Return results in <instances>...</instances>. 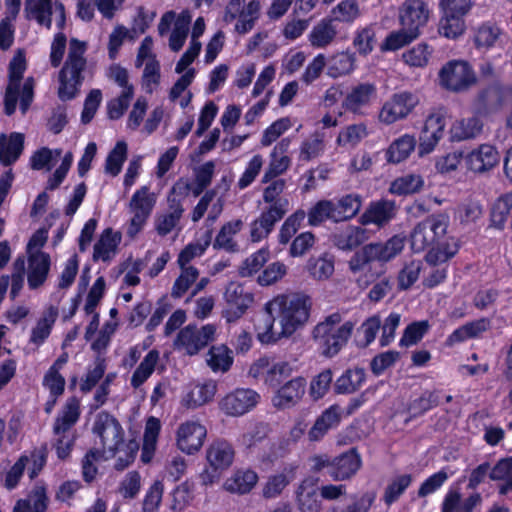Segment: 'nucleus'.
Returning <instances> with one entry per match:
<instances>
[{
	"label": "nucleus",
	"instance_id": "f257e3e1",
	"mask_svg": "<svg viewBox=\"0 0 512 512\" xmlns=\"http://www.w3.org/2000/svg\"><path fill=\"white\" fill-rule=\"evenodd\" d=\"M312 308L311 298L303 293L279 294L265 304L271 319L265 324L258 338L262 343H275L291 337L306 325Z\"/></svg>",
	"mask_w": 512,
	"mask_h": 512
},
{
	"label": "nucleus",
	"instance_id": "f03ea898",
	"mask_svg": "<svg viewBox=\"0 0 512 512\" xmlns=\"http://www.w3.org/2000/svg\"><path fill=\"white\" fill-rule=\"evenodd\" d=\"M449 217L446 214H434L419 222L413 229L410 241L415 252L431 247L425 259L431 266L446 263L458 252L456 239L446 238Z\"/></svg>",
	"mask_w": 512,
	"mask_h": 512
},
{
	"label": "nucleus",
	"instance_id": "7ed1b4c3",
	"mask_svg": "<svg viewBox=\"0 0 512 512\" xmlns=\"http://www.w3.org/2000/svg\"><path fill=\"white\" fill-rule=\"evenodd\" d=\"M92 431L100 439L103 460L117 458L116 470H124L134 461L138 445L134 441H124L123 428L113 416L106 412L99 413Z\"/></svg>",
	"mask_w": 512,
	"mask_h": 512
},
{
	"label": "nucleus",
	"instance_id": "20e7f679",
	"mask_svg": "<svg viewBox=\"0 0 512 512\" xmlns=\"http://www.w3.org/2000/svg\"><path fill=\"white\" fill-rule=\"evenodd\" d=\"M342 316L335 312L326 316L312 330V338L317 343L321 354L325 357H334L347 344L355 323L346 321L342 323Z\"/></svg>",
	"mask_w": 512,
	"mask_h": 512
},
{
	"label": "nucleus",
	"instance_id": "39448f33",
	"mask_svg": "<svg viewBox=\"0 0 512 512\" xmlns=\"http://www.w3.org/2000/svg\"><path fill=\"white\" fill-rule=\"evenodd\" d=\"M25 70V56L19 51L9 64V83L4 97V107L7 115H12L15 112L18 100H20V108L23 113L28 110L33 100L34 79L32 77L27 78L21 86Z\"/></svg>",
	"mask_w": 512,
	"mask_h": 512
},
{
	"label": "nucleus",
	"instance_id": "423d86ee",
	"mask_svg": "<svg viewBox=\"0 0 512 512\" xmlns=\"http://www.w3.org/2000/svg\"><path fill=\"white\" fill-rule=\"evenodd\" d=\"M87 46L85 42L72 38L69 43L66 61L59 72L58 96L61 100L73 99L83 82V71L87 61L84 56Z\"/></svg>",
	"mask_w": 512,
	"mask_h": 512
},
{
	"label": "nucleus",
	"instance_id": "0eeeda50",
	"mask_svg": "<svg viewBox=\"0 0 512 512\" xmlns=\"http://www.w3.org/2000/svg\"><path fill=\"white\" fill-rule=\"evenodd\" d=\"M81 415L80 401L76 397H70L59 410L53 426L54 436L53 447L56 450L58 458L64 460L71 454L76 435L73 431L74 425L78 422Z\"/></svg>",
	"mask_w": 512,
	"mask_h": 512
},
{
	"label": "nucleus",
	"instance_id": "6e6552de",
	"mask_svg": "<svg viewBox=\"0 0 512 512\" xmlns=\"http://www.w3.org/2000/svg\"><path fill=\"white\" fill-rule=\"evenodd\" d=\"M156 202L157 195L148 186H142L134 192L128 203L131 218L126 233L130 238H134L146 225Z\"/></svg>",
	"mask_w": 512,
	"mask_h": 512
},
{
	"label": "nucleus",
	"instance_id": "1a4fd4ad",
	"mask_svg": "<svg viewBox=\"0 0 512 512\" xmlns=\"http://www.w3.org/2000/svg\"><path fill=\"white\" fill-rule=\"evenodd\" d=\"M477 82L476 74L471 65L463 60L447 62L439 71V83L448 91L464 92Z\"/></svg>",
	"mask_w": 512,
	"mask_h": 512
},
{
	"label": "nucleus",
	"instance_id": "9d476101",
	"mask_svg": "<svg viewBox=\"0 0 512 512\" xmlns=\"http://www.w3.org/2000/svg\"><path fill=\"white\" fill-rule=\"evenodd\" d=\"M419 103L420 98L417 93L410 91L394 93L382 105L378 114V120L385 125H391L404 120L414 111Z\"/></svg>",
	"mask_w": 512,
	"mask_h": 512
},
{
	"label": "nucleus",
	"instance_id": "9b49d317",
	"mask_svg": "<svg viewBox=\"0 0 512 512\" xmlns=\"http://www.w3.org/2000/svg\"><path fill=\"white\" fill-rule=\"evenodd\" d=\"M24 13L28 20H35L39 25L50 29L52 20L58 28L65 24V8L60 1L52 0H25Z\"/></svg>",
	"mask_w": 512,
	"mask_h": 512
},
{
	"label": "nucleus",
	"instance_id": "f8f14e48",
	"mask_svg": "<svg viewBox=\"0 0 512 512\" xmlns=\"http://www.w3.org/2000/svg\"><path fill=\"white\" fill-rule=\"evenodd\" d=\"M215 332L216 327L212 324H206L201 328L187 325L177 334L174 347L189 356L196 355L214 340Z\"/></svg>",
	"mask_w": 512,
	"mask_h": 512
},
{
	"label": "nucleus",
	"instance_id": "ddd939ff",
	"mask_svg": "<svg viewBox=\"0 0 512 512\" xmlns=\"http://www.w3.org/2000/svg\"><path fill=\"white\" fill-rule=\"evenodd\" d=\"M191 19L189 11H182L177 18L175 12L168 11L161 17L158 31L162 36L169 31L171 24L174 23V28L169 38V47L172 51L177 52L183 47L188 35Z\"/></svg>",
	"mask_w": 512,
	"mask_h": 512
},
{
	"label": "nucleus",
	"instance_id": "4468645a",
	"mask_svg": "<svg viewBox=\"0 0 512 512\" xmlns=\"http://www.w3.org/2000/svg\"><path fill=\"white\" fill-rule=\"evenodd\" d=\"M286 214V202L280 201L278 204L269 206L250 224V239L257 243L266 239L273 231L275 224L279 222Z\"/></svg>",
	"mask_w": 512,
	"mask_h": 512
},
{
	"label": "nucleus",
	"instance_id": "2eb2a0df",
	"mask_svg": "<svg viewBox=\"0 0 512 512\" xmlns=\"http://www.w3.org/2000/svg\"><path fill=\"white\" fill-rule=\"evenodd\" d=\"M207 430L196 420H188L179 425L176 431V445L184 453L198 452L204 444Z\"/></svg>",
	"mask_w": 512,
	"mask_h": 512
},
{
	"label": "nucleus",
	"instance_id": "dca6fc26",
	"mask_svg": "<svg viewBox=\"0 0 512 512\" xmlns=\"http://www.w3.org/2000/svg\"><path fill=\"white\" fill-rule=\"evenodd\" d=\"M445 126V117L441 112H433L427 116L419 135L420 156L429 154L435 149L444 135Z\"/></svg>",
	"mask_w": 512,
	"mask_h": 512
},
{
	"label": "nucleus",
	"instance_id": "f3484780",
	"mask_svg": "<svg viewBox=\"0 0 512 512\" xmlns=\"http://www.w3.org/2000/svg\"><path fill=\"white\" fill-rule=\"evenodd\" d=\"M260 401L253 389L238 388L227 394L220 402L221 409L230 416H241L251 411Z\"/></svg>",
	"mask_w": 512,
	"mask_h": 512
},
{
	"label": "nucleus",
	"instance_id": "a211bd4d",
	"mask_svg": "<svg viewBox=\"0 0 512 512\" xmlns=\"http://www.w3.org/2000/svg\"><path fill=\"white\" fill-rule=\"evenodd\" d=\"M224 299L227 307L223 311V316L227 322H234L241 318L253 302L252 294L245 293L243 286L234 281L226 286Z\"/></svg>",
	"mask_w": 512,
	"mask_h": 512
},
{
	"label": "nucleus",
	"instance_id": "6ab92c4d",
	"mask_svg": "<svg viewBox=\"0 0 512 512\" xmlns=\"http://www.w3.org/2000/svg\"><path fill=\"white\" fill-rule=\"evenodd\" d=\"M429 18V9L422 0H406L399 8L401 27L420 35V28L425 26Z\"/></svg>",
	"mask_w": 512,
	"mask_h": 512
},
{
	"label": "nucleus",
	"instance_id": "aec40b11",
	"mask_svg": "<svg viewBox=\"0 0 512 512\" xmlns=\"http://www.w3.org/2000/svg\"><path fill=\"white\" fill-rule=\"evenodd\" d=\"M257 429L256 435L251 433L243 435V443L247 447H253L259 442L263 449L268 448L269 452L262 455L263 461L271 463L283 457L290 450L291 446L294 445L288 437L281 438L276 442L265 440V427L261 426Z\"/></svg>",
	"mask_w": 512,
	"mask_h": 512
},
{
	"label": "nucleus",
	"instance_id": "412c9836",
	"mask_svg": "<svg viewBox=\"0 0 512 512\" xmlns=\"http://www.w3.org/2000/svg\"><path fill=\"white\" fill-rule=\"evenodd\" d=\"M362 460L356 449L352 448L333 458L328 474L335 481L351 479L361 468Z\"/></svg>",
	"mask_w": 512,
	"mask_h": 512
},
{
	"label": "nucleus",
	"instance_id": "4be33fe9",
	"mask_svg": "<svg viewBox=\"0 0 512 512\" xmlns=\"http://www.w3.org/2000/svg\"><path fill=\"white\" fill-rule=\"evenodd\" d=\"M306 381L296 377L281 386L272 397V404L277 409H288L295 406L305 393Z\"/></svg>",
	"mask_w": 512,
	"mask_h": 512
},
{
	"label": "nucleus",
	"instance_id": "5701e85b",
	"mask_svg": "<svg viewBox=\"0 0 512 512\" xmlns=\"http://www.w3.org/2000/svg\"><path fill=\"white\" fill-rule=\"evenodd\" d=\"M396 206L390 200L371 202L359 218L362 225H376L382 227L389 223L396 215Z\"/></svg>",
	"mask_w": 512,
	"mask_h": 512
},
{
	"label": "nucleus",
	"instance_id": "b1692460",
	"mask_svg": "<svg viewBox=\"0 0 512 512\" xmlns=\"http://www.w3.org/2000/svg\"><path fill=\"white\" fill-rule=\"evenodd\" d=\"M482 502L483 498L479 492H474L462 499L458 488H450L444 496L441 512H473L481 506Z\"/></svg>",
	"mask_w": 512,
	"mask_h": 512
},
{
	"label": "nucleus",
	"instance_id": "393cba45",
	"mask_svg": "<svg viewBox=\"0 0 512 512\" xmlns=\"http://www.w3.org/2000/svg\"><path fill=\"white\" fill-rule=\"evenodd\" d=\"M376 86L372 83H361L351 88L347 93L343 107L350 112L363 114V110L368 107L376 97Z\"/></svg>",
	"mask_w": 512,
	"mask_h": 512
},
{
	"label": "nucleus",
	"instance_id": "a878e982",
	"mask_svg": "<svg viewBox=\"0 0 512 512\" xmlns=\"http://www.w3.org/2000/svg\"><path fill=\"white\" fill-rule=\"evenodd\" d=\"M296 502L300 512H320L321 500L318 497V479L307 477L296 490Z\"/></svg>",
	"mask_w": 512,
	"mask_h": 512
},
{
	"label": "nucleus",
	"instance_id": "bb28decb",
	"mask_svg": "<svg viewBox=\"0 0 512 512\" xmlns=\"http://www.w3.org/2000/svg\"><path fill=\"white\" fill-rule=\"evenodd\" d=\"M343 414V409L337 404L325 409L308 431V439L312 442L323 439L330 429L340 424Z\"/></svg>",
	"mask_w": 512,
	"mask_h": 512
},
{
	"label": "nucleus",
	"instance_id": "cd10ccee",
	"mask_svg": "<svg viewBox=\"0 0 512 512\" xmlns=\"http://www.w3.org/2000/svg\"><path fill=\"white\" fill-rule=\"evenodd\" d=\"M499 160L500 155L494 146L482 144L467 155L466 163L471 171L483 173L496 166Z\"/></svg>",
	"mask_w": 512,
	"mask_h": 512
},
{
	"label": "nucleus",
	"instance_id": "c85d7f7f",
	"mask_svg": "<svg viewBox=\"0 0 512 512\" xmlns=\"http://www.w3.org/2000/svg\"><path fill=\"white\" fill-rule=\"evenodd\" d=\"M50 270V256L42 251L31 253L28 258L27 281L30 289L44 284Z\"/></svg>",
	"mask_w": 512,
	"mask_h": 512
},
{
	"label": "nucleus",
	"instance_id": "c756f323",
	"mask_svg": "<svg viewBox=\"0 0 512 512\" xmlns=\"http://www.w3.org/2000/svg\"><path fill=\"white\" fill-rule=\"evenodd\" d=\"M121 239L119 232H114L111 228L105 229L94 245L93 260L110 262L117 254Z\"/></svg>",
	"mask_w": 512,
	"mask_h": 512
},
{
	"label": "nucleus",
	"instance_id": "7c9ffc66",
	"mask_svg": "<svg viewBox=\"0 0 512 512\" xmlns=\"http://www.w3.org/2000/svg\"><path fill=\"white\" fill-rule=\"evenodd\" d=\"M49 497L44 484H36L27 497L19 499L12 512H46L48 509Z\"/></svg>",
	"mask_w": 512,
	"mask_h": 512
},
{
	"label": "nucleus",
	"instance_id": "2f4dec72",
	"mask_svg": "<svg viewBox=\"0 0 512 512\" xmlns=\"http://www.w3.org/2000/svg\"><path fill=\"white\" fill-rule=\"evenodd\" d=\"M169 210L155 218V230L160 236L171 233L184 213L183 205L176 198L168 197Z\"/></svg>",
	"mask_w": 512,
	"mask_h": 512
},
{
	"label": "nucleus",
	"instance_id": "473e14b6",
	"mask_svg": "<svg viewBox=\"0 0 512 512\" xmlns=\"http://www.w3.org/2000/svg\"><path fill=\"white\" fill-rule=\"evenodd\" d=\"M257 482L258 475L256 472L250 469H240L225 480L223 488L229 493L244 495L249 493Z\"/></svg>",
	"mask_w": 512,
	"mask_h": 512
},
{
	"label": "nucleus",
	"instance_id": "72a5a7b5",
	"mask_svg": "<svg viewBox=\"0 0 512 512\" xmlns=\"http://www.w3.org/2000/svg\"><path fill=\"white\" fill-rule=\"evenodd\" d=\"M206 458L214 470L227 469L233 463V447L225 440L214 441L207 449Z\"/></svg>",
	"mask_w": 512,
	"mask_h": 512
},
{
	"label": "nucleus",
	"instance_id": "f704fd0d",
	"mask_svg": "<svg viewBox=\"0 0 512 512\" xmlns=\"http://www.w3.org/2000/svg\"><path fill=\"white\" fill-rule=\"evenodd\" d=\"M504 101L505 91L497 85H492L478 93L474 106L479 113L487 114L500 109Z\"/></svg>",
	"mask_w": 512,
	"mask_h": 512
},
{
	"label": "nucleus",
	"instance_id": "c9c22d12",
	"mask_svg": "<svg viewBox=\"0 0 512 512\" xmlns=\"http://www.w3.org/2000/svg\"><path fill=\"white\" fill-rule=\"evenodd\" d=\"M368 239L366 229L360 226L349 225L333 235L334 245L343 251H351Z\"/></svg>",
	"mask_w": 512,
	"mask_h": 512
},
{
	"label": "nucleus",
	"instance_id": "e433bc0d",
	"mask_svg": "<svg viewBox=\"0 0 512 512\" xmlns=\"http://www.w3.org/2000/svg\"><path fill=\"white\" fill-rule=\"evenodd\" d=\"M491 322L487 318H480L468 322L454 330L447 338L449 346L464 342L468 339L477 338L490 328Z\"/></svg>",
	"mask_w": 512,
	"mask_h": 512
},
{
	"label": "nucleus",
	"instance_id": "4c0bfd02",
	"mask_svg": "<svg viewBox=\"0 0 512 512\" xmlns=\"http://www.w3.org/2000/svg\"><path fill=\"white\" fill-rule=\"evenodd\" d=\"M489 479L498 482V493L507 495L512 491V457L501 458L491 467Z\"/></svg>",
	"mask_w": 512,
	"mask_h": 512
},
{
	"label": "nucleus",
	"instance_id": "58836bf2",
	"mask_svg": "<svg viewBox=\"0 0 512 512\" xmlns=\"http://www.w3.org/2000/svg\"><path fill=\"white\" fill-rule=\"evenodd\" d=\"M217 385L214 381L194 385L183 397L182 404L187 408H196L210 402L215 396Z\"/></svg>",
	"mask_w": 512,
	"mask_h": 512
},
{
	"label": "nucleus",
	"instance_id": "ea45409f",
	"mask_svg": "<svg viewBox=\"0 0 512 512\" xmlns=\"http://www.w3.org/2000/svg\"><path fill=\"white\" fill-rule=\"evenodd\" d=\"M308 223L311 226H319L326 221L339 223V213L334 200H320L311 207L308 214Z\"/></svg>",
	"mask_w": 512,
	"mask_h": 512
},
{
	"label": "nucleus",
	"instance_id": "a19ab883",
	"mask_svg": "<svg viewBox=\"0 0 512 512\" xmlns=\"http://www.w3.org/2000/svg\"><path fill=\"white\" fill-rule=\"evenodd\" d=\"M482 130V121L476 116H471L456 120L450 128V133L453 140L463 141L476 138L481 134Z\"/></svg>",
	"mask_w": 512,
	"mask_h": 512
},
{
	"label": "nucleus",
	"instance_id": "79ce46f5",
	"mask_svg": "<svg viewBox=\"0 0 512 512\" xmlns=\"http://www.w3.org/2000/svg\"><path fill=\"white\" fill-rule=\"evenodd\" d=\"M374 261L387 262L398 255L404 248V239L393 236L384 243L367 244Z\"/></svg>",
	"mask_w": 512,
	"mask_h": 512
},
{
	"label": "nucleus",
	"instance_id": "37998d69",
	"mask_svg": "<svg viewBox=\"0 0 512 512\" xmlns=\"http://www.w3.org/2000/svg\"><path fill=\"white\" fill-rule=\"evenodd\" d=\"M243 228V221L236 219L225 223L217 234L213 247L222 249L227 252H235L238 250L237 242L234 240L235 235Z\"/></svg>",
	"mask_w": 512,
	"mask_h": 512
},
{
	"label": "nucleus",
	"instance_id": "c03bdc74",
	"mask_svg": "<svg viewBox=\"0 0 512 512\" xmlns=\"http://www.w3.org/2000/svg\"><path fill=\"white\" fill-rule=\"evenodd\" d=\"M415 146V137L410 134H404L389 145L386 151V159L389 163L398 164L410 156Z\"/></svg>",
	"mask_w": 512,
	"mask_h": 512
},
{
	"label": "nucleus",
	"instance_id": "a18cd8bd",
	"mask_svg": "<svg viewBox=\"0 0 512 512\" xmlns=\"http://www.w3.org/2000/svg\"><path fill=\"white\" fill-rule=\"evenodd\" d=\"M206 363L214 373H225L233 364L232 350L224 344L214 345L207 352Z\"/></svg>",
	"mask_w": 512,
	"mask_h": 512
},
{
	"label": "nucleus",
	"instance_id": "49530a36",
	"mask_svg": "<svg viewBox=\"0 0 512 512\" xmlns=\"http://www.w3.org/2000/svg\"><path fill=\"white\" fill-rule=\"evenodd\" d=\"M337 35V29L331 19H323L317 23L308 35L310 45L314 48H325Z\"/></svg>",
	"mask_w": 512,
	"mask_h": 512
},
{
	"label": "nucleus",
	"instance_id": "de8ad7c7",
	"mask_svg": "<svg viewBox=\"0 0 512 512\" xmlns=\"http://www.w3.org/2000/svg\"><path fill=\"white\" fill-rule=\"evenodd\" d=\"M24 137L20 133H12L7 139L0 137V162L8 166L14 163L22 153Z\"/></svg>",
	"mask_w": 512,
	"mask_h": 512
},
{
	"label": "nucleus",
	"instance_id": "09e8293b",
	"mask_svg": "<svg viewBox=\"0 0 512 512\" xmlns=\"http://www.w3.org/2000/svg\"><path fill=\"white\" fill-rule=\"evenodd\" d=\"M365 380V371L362 368L346 370L334 384L337 394H351L360 389Z\"/></svg>",
	"mask_w": 512,
	"mask_h": 512
},
{
	"label": "nucleus",
	"instance_id": "8fccbe9b",
	"mask_svg": "<svg viewBox=\"0 0 512 512\" xmlns=\"http://www.w3.org/2000/svg\"><path fill=\"white\" fill-rule=\"evenodd\" d=\"M161 430V423L155 417H149L146 421L141 459L147 463L152 459L156 450L158 436Z\"/></svg>",
	"mask_w": 512,
	"mask_h": 512
},
{
	"label": "nucleus",
	"instance_id": "3c124183",
	"mask_svg": "<svg viewBox=\"0 0 512 512\" xmlns=\"http://www.w3.org/2000/svg\"><path fill=\"white\" fill-rule=\"evenodd\" d=\"M159 358V352L155 349L146 354L131 376L130 384L133 388H139L152 375Z\"/></svg>",
	"mask_w": 512,
	"mask_h": 512
},
{
	"label": "nucleus",
	"instance_id": "603ef678",
	"mask_svg": "<svg viewBox=\"0 0 512 512\" xmlns=\"http://www.w3.org/2000/svg\"><path fill=\"white\" fill-rule=\"evenodd\" d=\"M355 58L347 52L337 53L326 60L327 75L331 78H339L348 75L354 70Z\"/></svg>",
	"mask_w": 512,
	"mask_h": 512
},
{
	"label": "nucleus",
	"instance_id": "864d4df0",
	"mask_svg": "<svg viewBox=\"0 0 512 512\" xmlns=\"http://www.w3.org/2000/svg\"><path fill=\"white\" fill-rule=\"evenodd\" d=\"M212 240V231H207L202 238L185 246L178 255L179 266H191L190 262L202 256L209 247Z\"/></svg>",
	"mask_w": 512,
	"mask_h": 512
},
{
	"label": "nucleus",
	"instance_id": "5fc2aeb1",
	"mask_svg": "<svg viewBox=\"0 0 512 512\" xmlns=\"http://www.w3.org/2000/svg\"><path fill=\"white\" fill-rule=\"evenodd\" d=\"M58 312L55 308L50 307L44 316L40 318L36 326L31 331L30 342L39 346L50 335L51 329L56 321Z\"/></svg>",
	"mask_w": 512,
	"mask_h": 512
},
{
	"label": "nucleus",
	"instance_id": "6e6d98bb",
	"mask_svg": "<svg viewBox=\"0 0 512 512\" xmlns=\"http://www.w3.org/2000/svg\"><path fill=\"white\" fill-rule=\"evenodd\" d=\"M334 202L337 213H339L340 222L354 218L362 207V197L356 193L344 195Z\"/></svg>",
	"mask_w": 512,
	"mask_h": 512
},
{
	"label": "nucleus",
	"instance_id": "4d7b16f0",
	"mask_svg": "<svg viewBox=\"0 0 512 512\" xmlns=\"http://www.w3.org/2000/svg\"><path fill=\"white\" fill-rule=\"evenodd\" d=\"M181 272L176 278L172 290L171 296L173 298H181L196 282L199 277V270L194 266H179Z\"/></svg>",
	"mask_w": 512,
	"mask_h": 512
},
{
	"label": "nucleus",
	"instance_id": "13d9d810",
	"mask_svg": "<svg viewBox=\"0 0 512 512\" xmlns=\"http://www.w3.org/2000/svg\"><path fill=\"white\" fill-rule=\"evenodd\" d=\"M512 209V193H506L496 199L491 208V225L497 229H503Z\"/></svg>",
	"mask_w": 512,
	"mask_h": 512
},
{
	"label": "nucleus",
	"instance_id": "bf43d9fd",
	"mask_svg": "<svg viewBox=\"0 0 512 512\" xmlns=\"http://www.w3.org/2000/svg\"><path fill=\"white\" fill-rule=\"evenodd\" d=\"M433 49L427 43H419L402 54L403 61L410 67L423 68L428 65Z\"/></svg>",
	"mask_w": 512,
	"mask_h": 512
},
{
	"label": "nucleus",
	"instance_id": "052dcab7",
	"mask_svg": "<svg viewBox=\"0 0 512 512\" xmlns=\"http://www.w3.org/2000/svg\"><path fill=\"white\" fill-rule=\"evenodd\" d=\"M368 136L367 126L363 123L352 124L340 131L337 144L344 147H355Z\"/></svg>",
	"mask_w": 512,
	"mask_h": 512
},
{
	"label": "nucleus",
	"instance_id": "680f3d73",
	"mask_svg": "<svg viewBox=\"0 0 512 512\" xmlns=\"http://www.w3.org/2000/svg\"><path fill=\"white\" fill-rule=\"evenodd\" d=\"M128 147L126 142L118 141L109 152L105 162V172L113 177L117 176L127 158Z\"/></svg>",
	"mask_w": 512,
	"mask_h": 512
},
{
	"label": "nucleus",
	"instance_id": "e2e57ef3",
	"mask_svg": "<svg viewBox=\"0 0 512 512\" xmlns=\"http://www.w3.org/2000/svg\"><path fill=\"white\" fill-rule=\"evenodd\" d=\"M423 185L424 180L420 175L407 174L394 180L390 191L398 195L412 194L418 192Z\"/></svg>",
	"mask_w": 512,
	"mask_h": 512
},
{
	"label": "nucleus",
	"instance_id": "0e129e2a",
	"mask_svg": "<svg viewBox=\"0 0 512 512\" xmlns=\"http://www.w3.org/2000/svg\"><path fill=\"white\" fill-rule=\"evenodd\" d=\"M418 37V33L411 32L405 28L391 32L381 44L382 51H396Z\"/></svg>",
	"mask_w": 512,
	"mask_h": 512
},
{
	"label": "nucleus",
	"instance_id": "69168bd1",
	"mask_svg": "<svg viewBox=\"0 0 512 512\" xmlns=\"http://www.w3.org/2000/svg\"><path fill=\"white\" fill-rule=\"evenodd\" d=\"M360 15V8L356 0H343L331 11V20L351 23Z\"/></svg>",
	"mask_w": 512,
	"mask_h": 512
},
{
	"label": "nucleus",
	"instance_id": "338daca9",
	"mask_svg": "<svg viewBox=\"0 0 512 512\" xmlns=\"http://www.w3.org/2000/svg\"><path fill=\"white\" fill-rule=\"evenodd\" d=\"M376 43L375 28L372 25L359 28L353 38V46L359 54L368 55Z\"/></svg>",
	"mask_w": 512,
	"mask_h": 512
},
{
	"label": "nucleus",
	"instance_id": "774afa93",
	"mask_svg": "<svg viewBox=\"0 0 512 512\" xmlns=\"http://www.w3.org/2000/svg\"><path fill=\"white\" fill-rule=\"evenodd\" d=\"M324 148L323 136L315 133L302 142L299 149V159L307 162L317 158L324 152Z\"/></svg>",
	"mask_w": 512,
	"mask_h": 512
}]
</instances>
